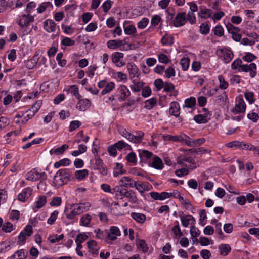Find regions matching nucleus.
<instances>
[{"instance_id": "f257e3e1", "label": "nucleus", "mask_w": 259, "mask_h": 259, "mask_svg": "<svg viewBox=\"0 0 259 259\" xmlns=\"http://www.w3.org/2000/svg\"><path fill=\"white\" fill-rule=\"evenodd\" d=\"M72 172V169L69 168L58 170L53 177V183L55 186L59 188L72 181L74 178Z\"/></svg>"}, {"instance_id": "f03ea898", "label": "nucleus", "mask_w": 259, "mask_h": 259, "mask_svg": "<svg viewBox=\"0 0 259 259\" xmlns=\"http://www.w3.org/2000/svg\"><path fill=\"white\" fill-rule=\"evenodd\" d=\"M25 179L28 181H36L40 180L37 185L38 189L45 184V181L47 179V175L45 172H41L38 168H34L25 175Z\"/></svg>"}, {"instance_id": "7ed1b4c3", "label": "nucleus", "mask_w": 259, "mask_h": 259, "mask_svg": "<svg viewBox=\"0 0 259 259\" xmlns=\"http://www.w3.org/2000/svg\"><path fill=\"white\" fill-rule=\"evenodd\" d=\"M34 20V17L30 15V14L28 15H23L18 22L19 25L23 29V35L28 34L31 31V30L28 28L29 24L31 22H33Z\"/></svg>"}, {"instance_id": "20e7f679", "label": "nucleus", "mask_w": 259, "mask_h": 259, "mask_svg": "<svg viewBox=\"0 0 259 259\" xmlns=\"http://www.w3.org/2000/svg\"><path fill=\"white\" fill-rule=\"evenodd\" d=\"M216 54L225 63H229L233 59L234 54L229 48H222L217 51Z\"/></svg>"}, {"instance_id": "39448f33", "label": "nucleus", "mask_w": 259, "mask_h": 259, "mask_svg": "<svg viewBox=\"0 0 259 259\" xmlns=\"http://www.w3.org/2000/svg\"><path fill=\"white\" fill-rule=\"evenodd\" d=\"M186 13L185 12L178 13L169 25L172 24L177 28L185 25L186 23Z\"/></svg>"}, {"instance_id": "423d86ee", "label": "nucleus", "mask_w": 259, "mask_h": 259, "mask_svg": "<svg viewBox=\"0 0 259 259\" xmlns=\"http://www.w3.org/2000/svg\"><path fill=\"white\" fill-rule=\"evenodd\" d=\"M237 103L235 107L231 110V112L236 114L238 113H244L246 110V103L241 97L236 98Z\"/></svg>"}, {"instance_id": "0eeeda50", "label": "nucleus", "mask_w": 259, "mask_h": 259, "mask_svg": "<svg viewBox=\"0 0 259 259\" xmlns=\"http://www.w3.org/2000/svg\"><path fill=\"white\" fill-rule=\"evenodd\" d=\"M131 95V92L125 85H120L117 90V96L119 102H123Z\"/></svg>"}, {"instance_id": "6e6552de", "label": "nucleus", "mask_w": 259, "mask_h": 259, "mask_svg": "<svg viewBox=\"0 0 259 259\" xmlns=\"http://www.w3.org/2000/svg\"><path fill=\"white\" fill-rule=\"evenodd\" d=\"M183 211L179 212V215L180 217L182 225L184 227L187 228L189 224H191L192 226L195 224L196 220L193 216L190 214L183 216Z\"/></svg>"}, {"instance_id": "1a4fd4ad", "label": "nucleus", "mask_w": 259, "mask_h": 259, "mask_svg": "<svg viewBox=\"0 0 259 259\" xmlns=\"http://www.w3.org/2000/svg\"><path fill=\"white\" fill-rule=\"evenodd\" d=\"M107 47L108 48L112 50L119 49L120 51H127L128 48H125L124 47H122V41L120 39H112L107 41Z\"/></svg>"}, {"instance_id": "9d476101", "label": "nucleus", "mask_w": 259, "mask_h": 259, "mask_svg": "<svg viewBox=\"0 0 259 259\" xmlns=\"http://www.w3.org/2000/svg\"><path fill=\"white\" fill-rule=\"evenodd\" d=\"M33 189L30 187L24 188L18 195V200L21 202H25L32 195Z\"/></svg>"}, {"instance_id": "9b49d317", "label": "nucleus", "mask_w": 259, "mask_h": 259, "mask_svg": "<svg viewBox=\"0 0 259 259\" xmlns=\"http://www.w3.org/2000/svg\"><path fill=\"white\" fill-rule=\"evenodd\" d=\"M71 207H74L78 214L80 215L89 210L91 207V204L89 202H84L77 204H73L71 205Z\"/></svg>"}, {"instance_id": "f8f14e48", "label": "nucleus", "mask_w": 259, "mask_h": 259, "mask_svg": "<svg viewBox=\"0 0 259 259\" xmlns=\"http://www.w3.org/2000/svg\"><path fill=\"white\" fill-rule=\"evenodd\" d=\"M149 166L158 170H161L164 167L162 159L156 155L152 157L151 162H149Z\"/></svg>"}, {"instance_id": "ddd939ff", "label": "nucleus", "mask_w": 259, "mask_h": 259, "mask_svg": "<svg viewBox=\"0 0 259 259\" xmlns=\"http://www.w3.org/2000/svg\"><path fill=\"white\" fill-rule=\"evenodd\" d=\"M108 232V240L111 241L115 240L118 236H121V232L117 226H112L110 227Z\"/></svg>"}, {"instance_id": "4468645a", "label": "nucleus", "mask_w": 259, "mask_h": 259, "mask_svg": "<svg viewBox=\"0 0 259 259\" xmlns=\"http://www.w3.org/2000/svg\"><path fill=\"white\" fill-rule=\"evenodd\" d=\"M78 102L76 105V108L80 111H85L91 106V102L88 99L84 98L78 99Z\"/></svg>"}, {"instance_id": "2eb2a0df", "label": "nucleus", "mask_w": 259, "mask_h": 259, "mask_svg": "<svg viewBox=\"0 0 259 259\" xmlns=\"http://www.w3.org/2000/svg\"><path fill=\"white\" fill-rule=\"evenodd\" d=\"M137 151L141 162H144L150 158H152V157L154 155L152 152L147 150L138 149Z\"/></svg>"}, {"instance_id": "dca6fc26", "label": "nucleus", "mask_w": 259, "mask_h": 259, "mask_svg": "<svg viewBox=\"0 0 259 259\" xmlns=\"http://www.w3.org/2000/svg\"><path fill=\"white\" fill-rule=\"evenodd\" d=\"M180 105L178 102L174 101L170 104L169 113L170 115L178 117L180 114Z\"/></svg>"}, {"instance_id": "f3484780", "label": "nucleus", "mask_w": 259, "mask_h": 259, "mask_svg": "<svg viewBox=\"0 0 259 259\" xmlns=\"http://www.w3.org/2000/svg\"><path fill=\"white\" fill-rule=\"evenodd\" d=\"M94 233L96 234V238L100 240H108V232L107 229L102 230L100 228H97L94 230Z\"/></svg>"}, {"instance_id": "a211bd4d", "label": "nucleus", "mask_w": 259, "mask_h": 259, "mask_svg": "<svg viewBox=\"0 0 259 259\" xmlns=\"http://www.w3.org/2000/svg\"><path fill=\"white\" fill-rule=\"evenodd\" d=\"M44 29L48 32H54L56 29V24L51 19H47L44 22Z\"/></svg>"}, {"instance_id": "6ab92c4d", "label": "nucleus", "mask_w": 259, "mask_h": 259, "mask_svg": "<svg viewBox=\"0 0 259 259\" xmlns=\"http://www.w3.org/2000/svg\"><path fill=\"white\" fill-rule=\"evenodd\" d=\"M39 59V54L36 53L30 60L26 62V67L29 69L34 68L37 64Z\"/></svg>"}, {"instance_id": "aec40b11", "label": "nucleus", "mask_w": 259, "mask_h": 259, "mask_svg": "<svg viewBox=\"0 0 259 259\" xmlns=\"http://www.w3.org/2000/svg\"><path fill=\"white\" fill-rule=\"evenodd\" d=\"M28 255V251L24 249H19L14 252L10 257V259H25Z\"/></svg>"}, {"instance_id": "412c9836", "label": "nucleus", "mask_w": 259, "mask_h": 259, "mask_svg": "<svg viewBox=\"0 0 259 259\" xmlns=\"http://www.w3.org/2000/svg\"><path fill=\"white\" fill-rule=\"evenodd\" d=\"M125 159L126 160L127 164L131 166H135L137 164V157L136 154L131 151L128 153Z\"/></svg>"}, {"instance_id": "4be33fe9", "label": "nucleus", "mask_w": 259, "mask_h": 259, "mask_svg": "<svg viewBox=\"0 0 259 259\" xmlns=\"http://www.w3.org/2000/svg\"><path fill=\"white\" fill-rule=\"evenodd\" d=\"M132 183L130 184V187H135L140 193L141 196L144 197V182H138V181H132Z\"/></svg>"}, {"instance_id": "5701e85b", "label": "nucleus", "mask_w": 259, "mask_h": 259, "mask_svg": "<svg viewBox=\"0 0 259 259\" xmlns=\"http://www.w3.org/2000/svg\"><path fill=\"white\" fill-rule=\"evenodd\" d=\"M163 91L165 92H169L171 95L177 96L178 93V91L175 90V86L170 82H165L163 86Z\"/></svg>"}, {"instance_id": "b1692460", "label": "nucleus", "mask_w": 259, "mask_h": 259, "mask_svg": "<svg viewBox=\"0 0 259 259\" xmlns=\"http://www.w3.org/2000/svg\"><path fill=\"white\" fill-rule=\"evenodd\" d=\"M88 248L91 254L98 255L99 248H97V243L94 240H91L87 243Z\"/></svg>"}, {"instance_id": "393cba45", "label": "nucleus", "mask_w": 259, "mask_h": 259, "mask_svg": "<svg viewBox=\"0 0 259 259\" xmlns=\"http://www.w3.org/2000/svg\"><path fill=\"white\" fill-rule=\"evenodd\" d=\"M131 217L137 223L140 224H143L146 220V215L142 213L132 212L131 213Z\"/></svg>"}, {"instance_id": "a878e982", "label": "nucleus", "mask_w": 259, "mask_h": 259, "mask_svg": "<svg viewBox=\"0 0 259 259\" xmlns=\"http://www.w3.org/2000/svg\"><path fill=\"white\" fill-rule=\"evenodd\" d=\"M162 138L164 141H170L173 142H182L184 140V137L182 135H163Z\"/></svg>"}, {"instance_id": "bb28decb", "label": "nucleus", "mask_w": 259, "mask_h": 259, "mask_svg": "<svg viewBox=\"0 0 259 259\" xmlns=\"http://www.w3.org/2000/svg\"><path fill=\"white\" fill-rule=\"evenodd\" d=\"M211 9L207 8H200L198 13V17L204 19H207L211 17Z\"/></svg>"}, {"instance_id": "cd10ccee", "label": "nucleus", "mask_w": 259, "mask_h": 259, "mask_svg": "<svg viewBox=\"0 0 259 259\" xmlns=\"http://www.w3.org/2000/svg\"><path fill=\"white\" fill-rule=\"evenodd\" d=\"M124 33L127 35H132L136 32V28L134 25L128 24L126 21L123 23Z\"/></svg>"}, {"instance_id": "c85d7f7f", "label": "nucleus", "mask_w": 259, "mask_h": 259, "mask_svg": "<svg viewBox=\"0 0 259 259\" xmlns=\"http://www.w3.org/2000/svg\"><path fill=\"white\" fill-rule=\"evenodd\" d=\"M64 214L65 217L69 220L74 219L77 215H79L77 212L75 210L74 207L71 206L70 209H65L64 211Z\"/></svg>"}, {"instance_id": "c756f323", "label": "nucleus", "mask_w": 259, "mask_h": 259, "mask_svg": "<svg viewBox=\"0 0 259 259\" xmlns=\"http://www.w3.org/2000/svg\"><path fill=\"white\" fill-rule=\"evenodd\" d=\"M69 148V146L67 144H63L61 146L57 148L56 149H52L50 151L51 155L55 154L57 155L63 154L64 151Z\"/></svg>"}, {"instance_id": "7c9ffc66", "label": "nucleus", "mask_w": 259, "mask_h": 259, "mask_svg": "<svg viewBox=\"0 0 259 259\" xmlns=\"http://www.w3.org/2000/svg\"><path fill=\"white\" fill-rule=\"evenodd\" d=\"M160 42L163 46L172 45L174 43V37L169 36L167 33L162 37Z\"/></svg>"}, {"instance_id": "2f4dec72", "label": "nucleus", "mask_w": 259, "mask_h": 259, "mask_svg": "<svg viewBox=\"0 0 259 259\" xmlns=\"http://www.w3.org/2000/svg\"><path fill=\"white\" fill-rule=\"evenodd\" d=\"M221 255L227 256L231 252V248L229 244H222L219 247Z\"/></svg>"}, {"instance_id": "473e14b6", "label": "nucleus", "mask_w": 259, "mask_h": 259, "mask_svg": "<svg viewBox=\"0 0 259 259\" xmlns=\"http://www.w3.org/2000/svg\"><path fill=\"white\" fill-rule=\"evenodd\" d=\"M16 228V226L13 225L10 222H6L4 223L2 229L3 232L5 233H10L13 230H15Z\"/></svg>"}, {"instance_id": "72a5a7b5", "label": "nucleus", "mask_w": 259, "mask_h": 259, "mask_svg": "<svg viewBox=\"0 0 259 259\" xmlns=\"http://www.w3.org/2000/svg\"><path fill=\"white\" fill-rule=\"evenodd\" d=\"M167 15L166 16V19L167 22L171 23L172 20L174 19L176 14V10L172 7H168L165 11Z\"/></svg>"}, {"instance_id": "f704fd0d", "label": "nucleus", "mask_w": 259, "mask_h": 259, "mask_svg": "<svg viewBox=\"0 0 259 259\" xmlns=\"http://www.w3.org/2000/svg\"><path fill=\"white\" fill-rule=\"evenodd\" d=\"M92 217L89 214H83L80 219L79 224L80 226L89 227Z\"/></svg>"}, {"instance_id": "c9c22d12", "label": "nucleus", "mask_w": 259, "mask_h": 259, "mask_svg": "<svg viewBox=\"0 0 259 259\" xmlns=\"http://www.w3.org/2000/svg\"><path fill=\"white\" fill-rule=\"evenodd\" d=\"M89 175V170L84 169L76 170L75 172V176L77 180L81 181L85 179Z\"/></svg>"}, {"instance_id": "e433bc0d", "label": "nucleus", "mask_w": 259, "mask_h": 259, "mask_svg": "<svg viewBox=\"0 0 259 259\" xmlns=\"http://www.w3.org/2000/svg\"><path fill=\"white\" fill-rule=\"evenodd\" d=\"M157 103V99L155 97H153L150 99L147 100L145 102L144 108L150 110L152 109L153 107Z\"/></svg>"}, {"instance_id": "4c0bfd02", "label": "nucleus", "mask_w": 259, "mask_h": 259, "mask_svg": "<svg viewBox=\"0 0 259 259\" xmlns=\"http://www.w3.org/2000/svg\"><path fill=\"white\" fill-rule=\"evenodd\" d=\"M117 150L121 151L123 148H126L127 149L132 150L131 146L123 140H120L114 144Z\"/></svg>"}, {"instance_id": "58836bf2", "label": "nucleus", "mask_w": 259, "mask_h": 259, "mask_svg": "<svg viewBox=\"0 0 259 259\" xmlns=\"http://www.w3.org/2000/svg\"><path fill=\"white\" fill-rule=\"evenodd\" d=\"M196 98L192 96L186 98L184 101V106L190 108H193L196 105Z\"/></svg>"}, {"instance_id": "ea45409f", "label": "nucleus", "mask_w": 259, "mask_h": 259, "mask_svg": "<svg viewBox=\"0 0 259 259\" xmlns=\"http://www.w3.org/2000/svg\"><path fill=\"white\" fill-rule=\"evenodd\" d=\"M125 197L127 198L129 202L132 203H136L138 201L136 193L132 190H128V192L126 193V196Z\"/></svg>"}, {"instance_id": "a19ab883", "label": "nucleus", "mask_w": 259, "mask_h": 259, "mask_svg": "<svg viewBox=\"0 0 259 259\" xmlns=\"http://www.w3.org/2000/svg\"><path fill=\"white\" fill-rule=\"evenodd\" d=\"M123 57V53L119 52H116L112 53L111 56V60L113 63L117 64L119 63L120 60Z\"/></svg>"}, {"instance_id": "79ce46f5", "label": "nucleus", "mask_w": 259, "mask_h": 259, "mask_svg": "<svg viewBox=\"0 0 259 259\" xmlns=\"http://www.w3.org/2000/svg\"><path fill=\"white\" fill-rule=\"evenodd\" d=\"M62 39L61 41V45L65 47L72 46L75 44V41L72 40L70 38L61 36Z\"/></svg>"}, {"instance_id": "37998d69", "label": "nucleus", "mask_w": 259, "mask_h": 259, "mask_svg": "<svg viewBox=\"0 0 259 259\" xmlns=\"http://www.w3.org/2000/svg\"><path fill=\"white\" fill-rule=\"evenodd\" d=\"M48 7L53 8V5L51 2H47L42 3L37 8V11L38 13L44 12Z\"/></svg>"}, {"instance_id": "c03bdc74", "label": "nucleus", "mask_w": 259, "mask_h": 259, "mask_svg": "<svg viewBox=\"0 0 259 259\" xmlns=\"http://www.w3.org/2000/svg\"><path fill=\"white\" fill-rule=\"evenodd\" d=\"M68 92L71 93L77 99L81 97V95L79 93V89L77 85H72L70 86L68 88Z\"/></svg>"}, {"instance_id": "a18cd8bd", "label": "nucleus", "mask_w": 259, "mask_h": 259, "mask_svg": "<svg viewBox=\"0 0 259 259\" xmlns=\"http://www.w3.org/2000/svg\"><path fill=\"white\" fill-rule=\"evenodd\" d=\"M42 105V101L40 100H37L35 104H34L31 109H29L26 111V112H35V114L38 111L39 109Z\"/></svg>"}, {"instance_id": "49530a36", "label": "nucleus", "mask_w": 259, "mask_h": 259, "mask_svg": "<svg viewBox=\"0 0 259 259\" xmlns=\"http://www.w3.org/2000/svg\"><path fill=\"white\" fill-rule=\"evenodd\" d=\"M47 202V197L44 195L38 197L36 202V208L40 209Z\"/></svg>"}, {"instance_id": "de8ad7c7", "label": "nucleus", "mask_w": 259, "mask_h": 259, "mask_svg": "<svg viewBox=\"0 0 259 259\" xmlns=\"http://www.w3.org/2000/svg\"><path fill=\"white\" fill-rule=\"evenodd\" d=\"M114 88L115 83L113 82H110L108 83H106L101 94L102 95L106 94L111 92Z\"/></svg>"}, {"instance_id": "09e8293b", "label": "nucleus", "mask_w": 259, "mask_h": 259, "mask_svg": "<svg viewBox=\"0 0 259 259\" xmlns=\"http://www.w3.org/2000/svg\"><path fill=\"white\" fill-rule=\"evenodd\" d=\"M134 137L135 143H140L143 139L144 133L142 131H135Z\"/></svg>"}, {"instance_id": "8fccbe9b", "label": "nucleus", "mask_w": 259, "mask_h": 259, "mask_svg": "<svg viewBox=\"0 0 259 259\" xmlns=\"http://www.w3.org/2000/svg\"><path fill=\"white\" fill-rule=\"evenodd\" d=\"M207 116H202L201 114L195 115L194 117V120L198 124L206 123L208 122L206 119Z\"/></svg>"}, {"instance_id": "3c124183", "label": "nucleus", "mask_w": 259, "mask_h": 259, "mask_svg": "<svg viewBox=\"0 0 259 259\" xmlns=\"http://www.w3.org/2000/svg\"><path fill=\"white\" fill-rule=\"evenodd\" d=\"M138 248L141 250L143 253L147 252L149 249L148 245L146 243V241L143 239H141L139 241L138 244Z\"/></svg>"}, {"instance_id": "603ef678", "label": "nucleus", "mask_w": 259, "mask_h": 259, "mask_svg": "<svg viewBox=\"0 0 259 259\" xmlns=\"http://www.w3.org/2000/svg\"><path fill=\"white\" fill-rule=\"evenodd\" d=\"M82 124V123L78 120H72L70 123L69 131L71 132L78 128Z\"/></svg>"}, {"instance_id": "864d4df0", "label": "nucleus", "mask_w": 259, "mask_h": 259, "mask_svg": "<svg viewBox=\"0 0 259 259\" xmlns=\"http://www.w3.org/2000/svg\"><path fill=\"white\" fill-rule=\"evenodd\" d=\"M63 56V53L62 52H59L56 56V60L58 62V65L62 67H64L67 63L66 60L62 59Z\"/></svg>"}, {"instance_id": "5fc2aeb1", "label": "nucleus", "mask_w": 259, "mask_h": 259, "mask_svg": "<svg viewBox=\"0 0 259 259\" xmlns=\"http://www.w3.org/2000/svg\"><path fill=\"white\" fill-rule=\"evenodd\" d=\"M20 216L19 211L17 210H12L9 213V219L12 221H18Z\"/></svg>"}, {"instance_id": "6e6d98bb", "label": "nucleus", "mask_w": 259, "mask_h": 259, "mask_svg": "<svg viewBox=\"0 0 259 259\" xmlns=\"http://www.w3.org/2000/svg\"><path fill=\"white\" fill-rule=\"evenodd\" d=\"M186 23L187 21H189L191 24L193 25L195 24L196 18L194 13L192 12H188V13L186 14Z\"/></svg>"}, {"instance_id": "4d7b16f0", "label": "nucleus", "mask_w": 259, "mask_h": 259, "mask_svg": "<svg viewBox=\"0 0 259 259\" xmlns=\"http://www.w3.org/2000/svg\"><path fill=\"white\" fill-rule=\"evenodd\" d=\"M190 60L188 58H183L181 59L180 64L183 71H186L188 69L190 66Z\"/></svg>"}, {"instance_id": "13d9d810", "label": "nucleus", "mask_w": 259, "mask_h": 259, "mask_svg": "<svg viewBox=\"0 0 259 259\" xmlns=\"http://www.w3.org/2000/svg\"><path fill=\"white\" fill-rule=\"evenodd\" d=\"M144 84V82L139 81L131 85V89L134 92H139L142 89Z\"/></svg>"}, {"instance_id": "bf43d9fd", "label": "nucleus", "mask_w": 259, "mask_h": 259, "mask_svg": "<svg viewBox=\"0 0 259 259\" xmlns=\"http://www.w3.org/2000/svg\"><path fill=\"white\" fill-rule=\"evenodd\" d=\"M210 27L208 23H202L200 26V32L202 34L206 35L208 34L210 31Z\"/></svg>"}, {"instance_id": "052dcab7", "label": "nucleus", "mask_w": 259, "mask_h": 259, "mask_svg": "<svg viewBox=\"0 0 259 259\" xmlns=\"http://www.w3.org/2000/svg\"><path fill=\"white\" fill-rule=\"evenodd\" d=\"M244 97L246 100L248 102L249 104L254 103V94L252 92H247L244 93Z\"/></svg>"}, {"instance_id": "680f3d73", "label": "nucleus", "mask_w": 259, "mask_h": 259, "mask_svg": "<svg viewBox=\"0 0 259 259\" xmlns=\"http://www.w3.org/2000/svg\"><path fill=\"white\" fill-rule=\"evenodd\" d=\"M132 181H135L128 177H123L120 179L119 182L123 187H130V184L132 183Z\"/></svg>"}, {"instance_id": "e2e57ef3", "label": "nucleus", "mask_w": 259, "mask_h": 259, "mask_svg": "<svg viewBox=\"0 0 259 259\" xmlns=\"http://www.w3.org/2000/svg\"><path fill=\"white\" fill-rule=\"evenodd\" d=\"M57 51H58V47H57V46H56L55 45V43L53 42L52 44V46L51 47H50L47 51V54H48V57L50 58L54 57L55 55V54H56Z\"/></svg>"}, {"instance_id": "0e129e2a", "label": "nucleus", "mask_w": 259, "mask_h": 259, "mask_svg": "<svg viewBox=\"0 0 259 259\" xmlns=\"http://www.w3.org/2000/svg\"><path fill=\"white\" fill-rule=\"evenodd\" d=\"M59 214V212L57 210L54 211L51 214L50 217L48 218L47 220L48 224L50 225H53L55 223L58 215Z\"/></svg>"}, {"instance_id": "69168bd1", "label": "nucleus", "mask_w": 259, "mask_h": 259, "mask_svg": "<svg viewBox=\"0 0 259 259\" xmlns=\"http://www.w3.org/2000/svg\"><path fill=\"white\" fill-rule=\"evenodd\" d=\"M218 80L220 82V84H219L220 89H222V90H225L228 87V86H229L228 83L225 80L224 77L222 75H219Z\"/></svg>"}, {"instance_id": "338daca9", "label": "nucleus", "mask_w": 259, "mask_h": 259, "mask_svg": "<svg viewBox=\"0 0 259 259\" xmlns=\"http://www.w3.org/2000/svg\"><path fill=\"white\" fill-rule=\"evenodd\" d=\"M213 31L215 35L219 37L223 36L224 35V28L221 25H217L213 29Z\"/></svg>"}, {"instance_id": "774afa93", "label": "nucleus", "mask_w": 259, "mask_h": 259, "mask_svg": "<svg viewBox=\"0 0 259 259\" xmlns=\"http://www.w3.org/2000/svg\"><path fill=\"white\" fill-rule=\"evenodd\" d=\"M62 203V198L60 197H55L52 198V201L50 203V205L52 207H58Z\"/></svg>"}]
</instances>
